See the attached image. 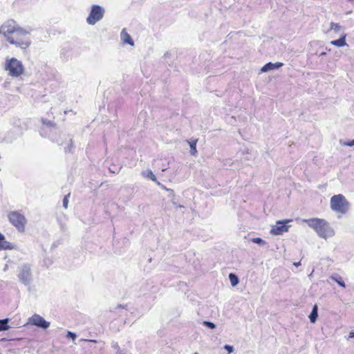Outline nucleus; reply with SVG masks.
Wrapping results in <instances>:
<instances>
[{"instance_id":"nucleus-1","label":"nucleus","mask_w":354,"mask_h":354,"mask_svg":"<svg viewBox=\"0 0 354 354\" xmlns=\"http://www.w3.org/2000/svg\"><path fill=\"white\" fill-rule=\"evenodd\" d=\"M303 222L313 228L318 236L326 240L335 236L334 229L330 226L328 222L322 218H313L308 219H303Z\"/></svg>"},{"instance_id":"nucleus-2","label":"nucleus","mask_w":354,"mask_h":354,"mask_svg":"<svg viewBox=\"0 0 354 354\" xmlns=\"http://www.w3.org/2000/svg\"><path fill=\"white\" fill-rule=\"evenodd\" d=\"M8 218L18 232H24L27 219L24 214L18 211H11L8 214Z\"/></svg>"},{"instance_id":"nucleus-3","label":"nucleus","mask_w":354,"mask_h":354,"mask_svg":"<svg viewBox=\"0 0 354 354\" xmlns=\"http://www.w3.org/2000/svg\"><path fill=\"white\" fill-rule=\"evenodd\" d=\"M0 33L6 38L11 35H25L26 30L18 27L14 20H8L0 27Z\"/></svg>"},{"instance_id":"nucleus-4","label":"nucleus","mask_w":354,"mask_h":354,"mask_svg":"<svg viewBox=\"0 0 354 354\" xmlns=\"http://www.w3.org/2000/svg\"><path fill=\"white\" fill-rule=\"evenodd\" d=\"M330 208L333 211L345 214L348 209V203L343 195H335L330 198Z\"/></svg>"},{"instance_id":"nucleus-5","label":"nucleus","mask_w":354,"mask_h":354,"mask_svg":"<svg viewBox=\"0 0 354 354\" xmlns=\"http://www.w3.org/2000/svg\"><path fill=\"white\" fill-rule=\"evenodd\" d=\"M5 69L12 77H19L24 73V66L21 61L16 58H11L6 61Z\"/></svg>"},{"instance_id":"nucleus-6","label":"nucleus","mask_w":354,"mask_h":354,"mask_svg":"<svg viewBox=\"0 0 354 354\" xmlns=\"http://www.w3.org/2000/svg\"><path fill=\"white\" fill-rule=\"evenodd\" d=\"M25 35H11L7 36L8 41L11 44H15L16 46L20 47L21 48L26 49L30 44V39L28 37L30 34L29 31L26 30Z\"/></svg>"},{"instance_id":"nucleus-7","label":"nucleus","mask_w":354,"mask_h":354,"mask_svg":"<svg viewBox=\"0 0 354 354\" xmlns=\"http://www.w3.org/2000/svg\"><path fill=\"white\" fill-rule=\"evenodd\" d=\"M17 276L20 282L26 286L29 285L32 280L31 266L27 263L19 266Z\"/></svg>"},{"instance_id":"nucleus-8","label":"nucleus","mask_w":354,"mask_h":354,"mask_svg":"<svg viewBox=\"0 0 354 354\" xmlns=\"http://www.w3.org/2000/svg\"><path fill=\"white\" fill-rule=\"evenodd\" d=\"M104 12L105 10L102 6L93 5L91 6V12L86 18V22L89 25H95L103 18Z\"/></svg>"},{"instance_id":"nucleus-9","label":"nucleus","mask_w":354,"mask_h":354,"mask_svg":"<svg viewBox=\"0 0 354 354\" xmlns=\"http://www.w3.org/2000/svg\"><path fill=\"white\" fill-rule=\"evenodd\" d=\"M291 221L292 220L290 219L277 221L276 224L272 226L270 230V234L272 235H281L284 232H287L290 226L287 225L286 224Z\"/></svg>"},{"instance_id":"nucleus-10","label":"nucleus","mask_w":354,"mask_h":354,"mask_svg":"<svg viewBox=\"0 0 354 354\" xmlns=\"http://www.w3.org/2000/svg\"><path fill=\"white\" fill-rule=\"evenodd\" d=\"M28 324L36 326L42 329H47L50 326V322L46 321L41 316L38 314H34L28 318Z\"/></svg>"},{"instance_id":"nucleus-11","label":"nucleus","mask_w":354,"mask_h":354,"mask_svg":"<svg viewBox=\"0 0 354 354\" xmlns=\"http://www.w3.org/2000/svg\"><path fill=\"white\" fill-rule=\"evenodd\" d=\"M283 65L282 62L272 63L269 62L265 64L260 70L261 73H266L270 71L278 69Z\"/></svg>"},{"instance_id":"nucleus-12","label":"nucleus","mask_w":354,"mask_h":354,"mask_svg":"<svg viewBox=\"0 0 354 354\" xmlns=\"http://www.w3.org/2000/svg\"><path fill=\"white\" fill-rule=\"evenodd\" d=\"M120 38L124 44H128L132 46H134L133 39H131L129 34L127 32L125 28L122 29L120 33Z\"/></svg>"},{"instance_id":"nucleus-13","label":"nucleus","mask_w":354,"mask_h":354,"mask_svg":"<svg viewBox=\"0 0 354 354\" xmlns=\"http://www.w3.org/2000/svg\"><path fill=\"white\" fill-rule=\"evenodd\" d=\"M346 34L343 32L342 34L340 35L339 39H336V40H333L330 43V44L337 46V47L345 46L347 45V44L346 42Z\"/></svg>"},{"instance_id":"nucleus-14","label":"nucleus","mask_w":354,"mask_h":354,"mask_svg":"<svg viewBox=\"0 0 354 354\" xmlns=\"http://www.w3.org/2000/svg\"><path fill=\"white\" fill-rule=\"evenodd\" d=\"M330 278L333 281L337 282L341 287H342L344 288H346V284H345L342 277L339 274H333L330 277Z\"/></svg>"},{"instance_id":"nucleus-15","label":"nucleus","mask_w":354,"mask_h":354,"mask_svg":"<svg viewBox=\"0 0 354 354\" xmlns=\"http://www.w3.org/2000/svg\"><path fill=\"white\" fill-rule=\"evenodd\" d=\"M142 176L145 178H150L153 182H157V179L153 171L150 169L142 171Z\"/></svg>"},{"instance_id":"nucleus-16","label":"nucleus","mask_w":354,"mask_h":354,"mask_svg":"<svg viewBox=\"0 0 354 354\" xmlns=\"http://www.w3.org/2000/svg\"><path fill=\"white\" fill-rule=\"evenodd\" d=\"M318 308L317 305H315L313 308L312 312L309 315V319L312 323H315L318 317Z\"/></svg>"},{"instance_id":"nucleus-17","label":"nucleus","mask_w":354,"mask_h":354,"mask_svg":"<svg viewBox=\"0 0 354 354\" xmlns=\"http://www.w3.org/2000/svg\"><path fill=\"white\" fill-rule=\"evenodd\" d=\"M342 28V27L339 24L331 22L330 24V28L327 30L326 32H329L330 31L333 30L335 33H337L339 32Z\"/></svg>"},{"instance_id":"nucleus-18","label":"nucleus","mask_w":354,"mask_h":354,"mask_svg":"<svg viewBox=\"0 0 354 354\" xmlns=\"http://www.w3.org/2000/svg\"><path fill=\"white\" fill-rule=\"evenodd\" d=\"M9 319H0V331L6 330L10 328L8 325Z\"/></svg>"},{"instance_id":"nucleus-19","label":"nucleus","mask_w":354,"mask_h":354,"mask_svg":"<svg viewBox=\"0 0 354 354\" xmlns=\"http://www.w3.org/2000/svg\"><path fill=\"white\" fill-rule=\"evenodd\" d=\"M197 141H198L197 140H195L192 142L187 140V142L189 143V147H190V153L194 156H195L197 153V150H196Z\"/></svg>"},{"instance_id":"nucleus-20","label":"nucleus","mask_w":354,"mask_h":354,"mask_svg":"<svg viewBox=\"0 0 354 354\" xmlns=\"http://www.w3.org/2000/svg\"><path fill=\"white\" fill-rule=\"evenodd\" d=\"M13 248H14L13 245L10 242H8V241H0V250H12Z\"/></svg>"},{"instance_id":"nucleus-21","label":"nucleus","mask_w":354,"mask_h":354,"mask_svg":"<svg viewBox=\"0 0 354 354\" xmlns=\"http://www.w3.org/2000/svg\"><path fill=\"white\" fill-rule=\"evenodd\" d=\"M229 279L232 286H235L239 283V279L234 274L230 273L229 274Z\"/></svg>"},{"instance_id":"nucleus-22","label":"nucleus","mask_w":354,"mask_h":354,"mask_svg":"<svg viewBox=\"0 0 354 354\" xmlns=\"http://www.w3.org/2000/svg\"><path fill=\"white\" fill-rule=\"evenodd\" d=\"M251 241L254 243H257V244H259L261 245H264L266 244V242L263 239H262L261 238H259V237L253 238L251 239Z\"/></svg>"},{"instance_id":"nucleus-23","label":"nucleus","mask_w":354,"mask_h":354,"mask_svg":"<svg viewBox=\"0 0 354 354\" xmlns=\"http://www.w3.org/2000/svg\"><path fill=\"white\" fill-rule=\"evenodd\" d=\"M203 325L211 328V329H214L216 328V325L213 322H211L209 321H204Z\"/></svg>"},{"instance_id":"nucleus-24","label":"nucleus","mask_w":354,"mask_h":354,"mask_svg":"<svg viewBox=\"0 0 354 354\" xmlns=\"http://www.w3.org/2000/svg\"><path fill=\"white\" fill-rule=\"evenodd\" d=\"M70 196V194H68L66 195L63 199V206L65 209L68 208V198Z\"/></svg>"},{"instance_id":"nucleus-25","label":"nucleus","mask_w":354,"mask_h":354,"mask_svg":"<svg viewBox=\"0 0 354 354\" xmlns=\"http://www.w3.org/2000/svg\"><path fill=\"white\" fill-rule=\"evenodd\" d=\"M224 348H225V350H227V352H228V353H229V354H230V353H232V352L234 351V348H233V346H230V345H228V344H225V345L224 346Z\"/></svg>"},{"instance_id":"nucleus-26","label":"nucleus","mask_w":354,"mask_h":354,"mask_svg":"<svg viewBox=\"0 0 354 354\" xmlns=\"http://www.w3.org/2000/svg\"><path fill=\"white\" fill-rule=\"evenodd\" d=\"M67 337H71L73 340H75L77 337V335L75 333H73L71 331H68L67 333Z\"/></svg>"},{"instance_id":"nucleus-27","label":"nucleus","mask_w":354,"mask_h":354,"mask_svg":"<svg viewBox=\"0 0 354 354\" xmlns=\"http://www.w3.org/2000/svg\"><path fill=\"white\" fill-rule=\"evenodd\" d=\"M342 145H345V146H349V147L354 146V140H353L351 142H345L342 143Z\"/></svg>"},{"instance_id":"nucleus-28","label":"nucleus","mask_w":354,"mask_h":354,"mask_svg":"<svg viewBox=\"0 0 354 354\" xmlns=\"http://www.w3.org/2000/svg\"><path fill=\"white\" fill-rule=\"evenodd\" d=\"M0 241H7L5 236L0 232Z\"/></svg>"},{"instance_id":"nucleus-29","label":"nucleus","mask_w":354,"mask_h":354,"mask_svg":"<svg viewBox=\"0 0 354 354\" xmlns=\"http://www.w3.org/2000/svg\"><path fill=\"white\" fill-rule=\"evenodd\" d=\"M353 337H354V332H353V331H351V332H350V333H349L348 338H353Z\"/></svg>"},{"instance_id":"nucleus-30","label":"nucleus","mask_w":354,"mask_h":354,"mask_svg":"<svg viewBox=\"0 0 354 354\" xmlns=\"http://www.w3.org/2000/svg\"><path fill=\"white\" fill-rule=\"evenodd\" d=\"M44 124H46L47 125H52V122L50 121L46 122V120L43 121Z\"/></svg>"},{"instance_id":"nucleus-31","label":"nucleus","mask_w":354,"mask_h":354,"mask_svg":"<svg viewBox=\"0 0 354 354\" xmlns=\"http://www.w3.org/2000/svg\"><path fill=\"white\" fill-rule=\"evenodd\" d=\"M294 265L296 266V267H299L300 265H301V263L300 262H297V263H295Z\"/></svg>"},{"instance_id":"nucleus-32","label":"nucleus","mask_w":354,"mask_h":354,"mask_svg":"<svg viewBox=\"0 0 354 354\" xmlns=\"http://www.w3.org/2000/svg\"><path fill=\"white\" fill-rule=\"evenodd\" d=\"M8 268V266L6 264L3 268V271H6Z\"/></svg>"},{"instance_id":"nucleus-33","label":"nucleus","mask_w":354,"mask_h":354,"mask_svg":"<svg viewBox=\"0 0 354 354\" xmlns=\"http://www.w3.org/2000/svg\"><path fill=\"white\" fill-rule=\"evenodd\" d=\"M326 55V53L325 52H323V53H322L319 55V56H324V55Z\"/></svg>"},{"instance_id":"nucleus-34","label":"nucleus","mask_w":354,"mask_h":354,"mask_svg":"<svg viewBox=\"0 0 354 354\" xmlns=\"http://www.w3.org/2000/svg\"><path fill=\"white\" fill-rule=\"evenodd\" d=\"M172 203H173V205L174 206H176L177 207L178 205H177V203L176 202L173 201Z\"/></svg>"},{"instance_id":"nucleus-35","label":"nucleus","mask_w":354,"mask_h":354,"mask_svg":"<svg viewBox=\"0 0 354 354\" xmlns=\"http://www.w3.org/2000/svg\"><path fill=\"white\" fill-rule=\"evenodd\" d=\"M177 207L184 208L185 207L183 205H179L177 206Z\"/></svg>"},{"instance_id":"nucleus-36","label":"nucleus","mask_w":354,"mask_h":354,"mask_svg":"<svg viewBox=\"0 0 354 354\" xmlns=\"http://www.w3.org/2000/svg\"><path fill=\"white\" fill-rule=\"evenodd\" d=\"M165 189H166L167 191H168V192H173V190H171V189H167L166 187H165Z\"/></svg>"},{"instance_id":"nucleus-37","label":"nucleus","mask_w":354,"mask_h":354,"mask_svg":"<svg viewBox=\"0 0 354 354\" xmlns=\"http://www.w3.org/2000/svg\"><path fill=\"white\" fill-rule=\"evenodd\" d=\"M110 171L113 173H115V171H114V169H112V170L110 169Z\"/></svg>"},{"instance_id":"nucleus-38","label":"nucleus","mask_w":354,"mask_h":354,"mask_svg":"<svg viewBox=\"0 0 354 354\" xmlns=\"http://www.w3.org/2000/svg\"><path fill=\"white\" fill-rule=\"evenodd\" d=\"M110 171L113 173H115V171H114V169H112V170L110 169Z\"/></svg>"},{"instance_id":"nucleus-39","label":"nucleus","mask_w":354,"mask_h":354,"mask_svg":"<svg viewBox=\"0 0 354 354\" xmlns=\"http://www.w3.org/2000/svg\"><path fill=\"white\" fill-rule=\"evenodd\" d=\"M117 354H125V353H122L121 351H119V352H118V353H117Z\"/></svg>"},{"instance_id":"nucleus-40","label":"nucleus","mask_w":354,"mask_h":354,"mask_svg":"<svg viewBox=\"0 0 354 354\" xmlns=\"http://www.w3.org/2000/svg\"><path fill=\"white\" fill-rule=\"evenodd\" d=\"M118 308H122V306L121 305H118Z\"/></svg>"}]
</instances>
